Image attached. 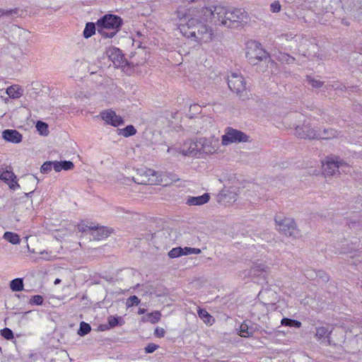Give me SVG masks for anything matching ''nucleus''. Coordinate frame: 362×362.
Instances as JSON below:
<instances>
[{
  "instance_id": "nucleus-1",
  "label": "nucleus",
  "mask_w": 362,
  "mask_h": 362,
  "mask_svg": "<svg viewBox=\"0 0 362 362\" xmlns=\"http://www.w3.org/2000/svg\"><path fill=\"white\" fill-rule=\"evenodd\" d=\"M204 15L217 19L219 24L228 28H236L248 20L247 13L243 8L227 7L222 5L206 8Z\"/></svg>"
},
{
  "instance_id": "nucleus-2",
  "label": "nucleus",
  "mask_w": 362,
  "mask_h": 362,
  "mask_svg": "<svg viewBox=\"0 0 362 362\" xmlns=\"http://www.w3.org/2000/svg\"><path fill=\"white\" fill-rule=\"evenodd\" d=\"M122 24V20L120 17L112 14H107L98 20L96 23L97 30L104 37L112 38L119 30Z\"/></svg>"
},
{
  "instance_id": "nucleus-3",
  "label": "nucleus",
  "mask_w": 362,
  "mask_h": 362,
  "mask_svg": "<svg viewBox=\"0 0 362 362\" xmlns=\"http://www.w3.org/2000/svg\"><path fill=\"white\" fill-rule=\"evenodd\" d=\"M189 30L185 34L188 37H195L196 41L199 42H207L211 40V29L206 25H204L195 19H190L187 23Z\"/></svg>"
},
{
  "instance_id": "nucleus-4",
  "label": "nucleus",
  "mask_w": 362,
  "mask_h": 362,
  "mask_svg": "<svg viewBox=\"0 0 362 362\" xmlns=\"http://www.w3.org/2000/svg\"><path fill=\"white\" fill-rule=\"evenodd\" d=\"M246 57L251 65H257L259 62H267L269 60L268 53L261 47L257 42H251L247 45Z\"/></svg>"
},
{
  "instance_id": "nucleus-5",
  "label": "nucleus",
  "mask_w": 362,
  "mask_h": 362,
  "mask_svg": "<svg viewBox=\"0 0 362 362\" xmlns=\"http://www.w3.org/2000/svg\"><path fill=\"white\" fill-rule=\"evenodd\" d=\"M323 171L327 175H334L337 173H348L349 165L339 157H327L322 164Z\"/></svg>"
},
{
  "instance_id": "nucleus-6",
  "label": "nucleus",
  "mask_w": 362,
  "mask_h": 362,
  "mask_svg": "<svg viewBox=\"0 0 362 362\" xmlns=\"http://www.w3.org/2000/svg\"><path fill=\"white\" fill-rule=\"evenodd\" d=\"M228 85L229 88L235 93L240 98L245 100L248 98L246 82L241 75L232 73L228 78Z\"/></svg>"
},
{
  "instance_id": "nucleus-7",
  "label": "nucleus",
  "mask_w": 362,
  "mask_h": 362,
  "mask_svg": "<svg viewBox=\"0 0 362 362\" xmlns=\"http://www.w3.org/2000/svg\"><path fill=\"white\" fill-rule=\"evenodd\" d=\"M275 222L278 226V230L285 235L296 237L298 235V230L293 219L284 217L281 215H276Z\"/></svg>"
},
{
  "instance_id": "nucleus-8",
  "label": "nucleus",
  "mask_w": 362,
  "mask_h": 362,
  "mask_svg": "<svg viewBox=\"0 0 362 362\" xmlns=\"http://www.w3.org/2000/svg\"><path fill=\"white\" fill-rule=\"evenodd\" d=\"M250 136L244 132L232 127H227L225 134L222 136L221 143L223 146H227L232 143L248 142Z\"/></svg>"
},
{
  "instance_id": "nucleus-9",
  "label": "nucleus",
  "mask_w": 362,
  "mask_h": 362,
  "mask_svg": "<svg viewBox=\"0 0 362 362\" xmlns=\"http://www.w3.org/2000/svg\"><path fill=\"white\" fill-rule=\"evenodd\" d=\"M314 120H304L302 126L296 125L295 134L300 139H317V132L315 129Z\"/></svg>"
},
{
  "instance_id": "nucleus-10",
  "label": "nucleus",
  "mask_w": 362,
  "mask_h": 362,
  "mask_svg": "<svg viewBox=\"0 0 362 362\" xmlns=\"http://www.w3.org/2000/svg\"><path fill=\"white\" fill-rule=\"evenodd\" d=\"M155 170L141 168L137 170L136 176L133 177V180L136 183L140 185H153L156 182Z\"/></svg>"
},
{
  "instance_id": "nucleus-11",
  "label": "nucleus",
  "mask_w": 362,
  "mask_h": 362,
  "mask_svg": "<svg viewBox=\"0 0 362 362\" xmlns=\"http://www.w3.org/2000/svg\"><path fill=\"white\" fill-rule=\"evenodd\" d=\"M199 145L200 148V156L205 154H212L216 152L219 147L218 139L214 137L200 138L199 139Z\"/></svg>"
},
{
  "instance_id": "nucleus-12",
  "label": "nucleus",
  "mask_w": 362,
  "mask_h": 362,
  "mask_svg": "<svg viewBox=\"0 0 362 362\" xmlns=\"http://www.w3.org/2000/svg\"><path fill=\"white\" fill-rule=\"evenodd\" d=\"M180 152L189 157H200V148L199 139L196 141L192 140L186 141L180 147Z\"/></svg>"
},
{
  "instance_id": "nucleus-13",
  "label": "nucleus",
  "mask_w": 362,
  "mask_h": 362,
  "mask_svg": "<svg viewBox=\"0 0 362 362\" xmlns=\"http://www.w3.org/2000/svg\"><path fill=\"white\" fill-rule=\"evenodd\" d=\"M0 179L4 181L9 186L10 189L13 190L20 187L16 181V176L13 173L12 168L10 166L0 168Z\"/></svg>"
},
{
  "instance_id": "nucleus-14",
  "label": "nucleus",
  "mask_w": 362,
  "mask_h": 362,
  "mask_svg": "<svg viewBox=\"0 0 362 362\" xmlns=\"http://www.w3.org/2000/svg\"><path fill=\"white\" fill-rule=\"evenodd\" d=\"M316 337L325 346H336L339 341H335L332 339V332H329L328 329L325 327H320L316 329Z\"/></svg>"
},
{
  "instance_id": "nucleus-15",
  "label": "nucleus",
  "mask_w": 362,
  "mask_h": 362,
  "mask_svg": "<svg viewBox=\"0 0 362 362\" xmlns=\"http://www.w3.org/2000/svg\"><path fill=\"white\" fill-rule=\"evenodd\" d=\"M110 60L116 67L124 66L127 62L124 55L119 49L117 47H110L106 52Z\"/></svg>"
},
{
  "instance_id": "nucleus-16",
  "label": "nucleus",
  "mask_w": 362,
  "mask_h": 362,
  "mask_svg": "<svg viewBox=\"0 0 362 362\" xmlns=\"http://www.w3.org/2000/svg\"><path fill=\"white\" fill-rule=\"evenodd\" d=\"M102 119L109 124H111L114 127H117L124 123L123 119L116 115L115 112L112 110H107L103 111L100 113Z\"/></svg>"
},
{
  "instance_id": "nucleus-17",
  "label": "nucleus",
  "mask_w": 362,
  "mask_h": 362,
  "mask_svg": "<svg viewBox=\"0 0 362 362\" xmlns=\"http://www.w3.org/2000/svg\"><path fill=\"white\" fill-rule=\"evenodd\" d=\"M269 267L265 263L256 262L253 263L252 266L250 269L248 274L252 277L260 276L265 277V276L269 272Z\"/></svg>"
},
{
  "instance_id": "nucleus-18",
  "label": "nucleus",
  "mask_w": 362,
  "mask_h": 362,
  "mask_svg": "<svg viewBox=\"0 0 362 362\" xmlns=\"http://www.w3.org/2000/svg\"><path fill=\"white\" fill-rule=\"evenodd\" d=\"M2 138L13 144H19L22 141V134L16 129H5L2 132Z\"/></svg>"
},
{
  "instance_id": "nucleus-19",
  "label": "nucleus",
  "mask_w": 362,
  "mask_h": 362,
  "mask_svg": "<svg viewBox=\"0 0 362 362\" xmlns=\"http://www.w3.org/2000/svg\"><path fill=\"white\" fill-rule=\"evenodd\" d=\"M259 330V326L256 324H252L251 322L249 323L244 322L240 326V335L242 337H250L254 334L256 331Z\"/></svg>"
},
{
  "instance_id": "nucleus-20",
  "label": "nucleus",
  "mask_w": 362,
  "mask_h": 362,
  "mask_svg": "<svg viewBox=\"0 0 362 362\" xmlns=\"http://www.w3.org/2000/svg\"><path fill=\"white\" fill-rule=\"evenodd\" d=\"M110 233L109 229L104 226H98V225L93 224V228L91 229L90 235L92 236L93 240H100L107 238Z\"/></svg>"
},
{
  "instance_id": "nucleus-21",
  "label": "nucleus",
  "mask_w": 362,
  "mask_h": 362,
  "mask_svg": "<svg viewBox=\"0 0 362 362\" xmlns=\"http://www.w3.org/2000/svg\"><path fill=\"white\" fill-rule=\"evenodd\" d=\"M209 199V194L205 193L202 196L189 197L187 200V204L191 206H199L207 203Z\"/></svg>"
},
{
  "instance_id": "nucleus-22",
  "label": "nucleus",
  "mask_w": 362,
  "mask_h": 362,
  "mask_svg": "<svg viewBox=\"0 0 362 362\" xmlns=\"http://www.w3.org/2000/svg\"><path fill=\"white\" fill-rule=\"evenodd\" d=\"M337 136V132L332 128H325L322 131L317 132V139H330Z\"/></svg>"
},
{
  "instance_id": "nucleus-23",
  "label": "nucleus",
  "mask_w": 362,
  "mask_h": 362,
  "mask_svg": "<svg viewBox=\"0 0 362 362\" xmlns=\"http://www.w3.org/2000/svg\"><path fill=\"white\" fill-rule=\"evenodd\" d=\"M74 163L69 160L55 161V163H54V170L56 172H59L62 170H71L72 168H74Z\"/></svg>"
},
{
  "instance_id": "nucleus-24",
  "label": "nucleus",
  "mask_w": 362,
  "mask_h": 362,
  "mask_svg": "<svg viewBox=\"0 0 362 362\" xmlns=\"http://www.w3.org/2000/svg\"><path fill=\"white\" fill-rule=\"evenodd\" d=\"M198 315L206 324L211 325L215 321L214 318L205 309L199 308Z\"/></svg>"
},
{
  "instance_id": "nucleus-25",
  "label": "nucleus",
  "mask_w": 362,
  "mask_h": 362,
  "mask_svg": "<svg viewBox=\"0 0 362 362\" xmlns=\"http://www.w3.org/2000/svg\"><path fill=\"white\" fill-rule=\"evenodd\" d=\"M6 93L12 98H18L23 95V90L18 86H11L6 89Z\"/></svg>"
},
{
  "instance_id": "nucleus-26",
  "label": "nucleus",
  "mask_w": 362,
  "mask_h": 362,
  "mask_svg": "<svg viewBox=\"0 0 362 362\" xmlns=\"http://www.w3.org/2000/svg\"><path fill=\"white\" fill-rule=\"evenodd\" d=\"M21 11L18 8H13L9 10L0 9V17L7 16L10 18H16L19 16Z\"/></svg>"
},
{
  "instance_id": "nucleus-27",
  "label": "nucleus",
  "mask_w": 362,
  "mask_h": 362,
  "mask_svg": "<svg viewBox=\"0 0 362 362\" xmlns=\"http://www.w3.org/2000/svg\"><path fill=\"white\" fill-rule=\"evenodd\" d=\"M97 28L95 24L93 23H87L83 30V37L85 38L90 37L93 34H95Z\"/></svg>"
},
{
  "instance_id": "nucleus-28",
  "label": "nucleus",
  "mask_w": 362,
  "mask_h": 362,
  "mask_svg": "<svg viewBox=\"0 0 362 362\" xmlns=\"http://www.w3.org/2000/svg\"><path fill=\"white\" fill-rule=\"evenodd\" d=\"M10 288L13 291H21L23 289V279L17 278L12 280L10 283Z\"/></svg>"
},
{
  "instance_id": "nucleus-29",
  "label": "nucleus",
  "mask_w": 362,
  "mask_h": 362,
  "mask_svg": "<svg viewBox=\"0 0 362 362\" xmlns=\"http://www.w3.org/2000/svg\"><path fill=\"white\" fill-rule=\"evenodd\" d=\"M4 238L13 245L19 244L20 243L19 235L12 232H6L4 234Z\"/></svg>"
},
{
  "instance_id": "nucleus-30",
  "label": "nucleus",
  "mask_w": 362,
  "mask_h": 362,
  "mask_svg": "<svg viewBox=\"0 0 362 362\" xmlns=\"http://www.w3.org/2000/svg\"><path fill=\"white\" fill-rule=\"evenodd\" d=\"M281 324L283 326L293 327L296 328H300L301 327L300 322L287 317L283 318L281 321Z\"/></svg>"
},
{
  "instance_id": "nucleus-31",
  "label": "nucleus",
  "mask_w": 362,
  "mask_h": 362,
  "mask_svg": "<svg viewBox=\"0 0 362 362\" xmlns=\"http://www.w3.org/2000/svg\"><path fill=\"white\" fill-rule=\"evenodd\" d=\"M93 223H89L88 224L85 223L83 221H81L77 225V230L78 232L81 233H87L89 232V233L91 231V229L93 228Z\"/></svg>"
},
{
  "instance_id": "nucleus-32",
  "label": "nucleus",
  "mask_w": 362,
  "mask_h": 362,
  "mask_svg": "<svg viewBox=\"0 0 362 362\" xmlns=\"http://www.w3.org/2000/svg\"><path fill=\"white\" fill-rule=\"evenodd\" d=\"M91 330V327L89 324L85 322H81V324H80V327L78 330V334L81 336V337H83L85 335H86L87 334H88Z\"/></svg>"
},
{
  "instance_id": "nucleus-33",
  "label": "nucleus",
  "mask_w": 362,
  "mask_h": 362,
  "mask_svg": "<svg viewBox=\"0 0 362 362\" xmlns=\"http://www.w3.org/2000/svg\"><path fill=\"white\" fill-rule=\"evenodd\" d=\"M107 322L110 327H115L117 325H122L123 320L122 317H115L110 315L107 317Z\"/></svg>"
},
{
  "instance_id": "nucleus-34",
  "label": "nucleus",
  "mask_w": 362,
  "mask_h": 362,
  "mask_svg": "<svg viewBox=\"0 0 362 362\" xmlns=\"http://www.w3.org/2000/svg\"><path fill=\"white\" fill-rule=\"evenodd\" d=\"M36 128L41 135L46 136L48 134V125L47 123L38 121L36 124Z\"/></svg>"
},
{
  "instance_id": "nucleus-35",
  "label": "nucleus",
  "mask_w": 362,
  "mask_h": 362,
  "mask_svg": "<svg viewBox=\"0 0 362 362\" xmlns=\"http://www.w3.org/2000/svg\"><path fill=\"white\" fill-rule=\"evenodd\" d=\"M121 134L125 136L129 137L134 135L136 133V130L133 125H128L122 129H120Z\"/></svg>"
},
{
  "instance_id": "nucleus-36",
  "label": "nucleus",
  "mask_w": 362,
  "mask_h": 362,
  "mask_svg": "<svg viewBox=\"0 0 362 362\" xmlns=\"http://www.w3.org/2000/svg\"><path fill=\"white\" fill-rule=\"evenodd\" d=\"M161 314L159 311L149 313L146 315V320L153 324L158 322L160 319Z\"/></svg>"
},
{
  "instance_id": "nucleus-37",
  "label": "nucleus",
  "mask_w": 362,
  "mask_h": 362,
  "mask_svg": "<svg viewBox=\"0 0 362 362\" xmlns=\"http://www.w3.org/2000/svg\"><path fill=\"white\" fill-rule=\"evenodd\" d=\"M181 256H183L181 247H174L168 252V257L171 259L177 258Z\"/></svg>"
},
{
  "instance_id": "nucleus-38",
  "label": "nucleus",
  "mask_w": 362,
  "mask_h": 362,
  "mask_svg": "<svg viewBox=\"0 0 362 362\" xmlns=\"http://www.w3.org/2000/svg\"><path fill=\"white\" fill-rule=\"evenodd\" d=\"M278 59L282 62H286L287 64H292L295 61L294 57L286 53H279V55L278 56Z\"/></svg>"
},
{
  "instance_id": "nucleus-39",
  "label": "nucleus",
  "mask_w": 362,
  "mask_h": 362,
  "mask_svg": "<svg viewBox=\"0 0 362 362\" xmlns=\"http://www.w3.org/2000/svg\"><path fill=\"white\" fill-rule=\"evenodd\" d=\"M55 161H47L45 162L41 168H40V172L42 173H48L52 170V168H54V163Z\"/></svg>"
},
{
  "instance_id": "nucleus-40",
  "label": "nucleus",
  "mask_w": 362,
  "mask_h": 362,
  "mask_svg": "<svg viewBox=\"0 0 362 362\" xmlns=\"http://www.w3.org/2000/svg\"><path fill=\"white\" fill-rule=\"evenodd\" d=\"M183 255H199L202 252L201 250L199 248H194L189 247H182Z\"/></svg>"
},
{
  "instance_id": "nucleus-41",
  "label": "nucleus",
  "mask_w": 362,
  "mask_h": 362,
  "mask_svg": "<svg viewBox=\"0 0 362 362\" xmlns=\"http://www.w3.org/2000/svg\"><path fill=\"white\" fill-rule=\"evenodd\" d=\"M140 303V299L136 296H132L127 299L126 305L127 308L137 305Z\"/></svg>"
},
{
  "instance_id": "nucleus-42",
  "label": "nucleus",
  "mask_w": 362,
  "mask_h": 362,
  "mask_svg": "<svg viewBox=\"0 0 362 362\" xmlns=\"http://www.w3.org/2000/svg\"><path fill=\"white\" fill-rule=\"evenodd\" d=\"M307 81L308 84H310L313 88H320L323 85L322 81L311 78L310 76L307 77Z\"/></svg>"
},
{
  "instance_id": "nucleus-43",
  "label": "nucleus",
  "mask_w": 362,
  "mask_h": 362,
  "mask_svg": "<svg viewBox=\"0 0 362 362\" xmlns=\"http://www.w3.org/2000/svg\"><path fill=\"white\" fill-rule=\"evenodd\" d=\"M281 9V6L279 1H275L270 4V10L272 13H279Z\"/></svg>"
},
{
  "instance_id": "nucleus-44",
  "label": "nucleus",
  "mask_w": 362,
  "mask_h": 362,
  "mask_svg": "<svg viewBox=\"0 0 362 362\" xmlns=\"http://www.w3.org/2000/svg\"><path fill=\"white\" fill-rule=\"evenodd\" d=\"M1 335L6 339H11L13 337V332L9 328H4L1 331Z\"/></svg>"
},
{
  "instance_id": "nucleus-45",
  "label": "nucleus",
  "mask_w": 362,
  "mask_h": 362,
  "mask_svg": "<svg viewBox=\"0 0 362 362\" xmlns=\"http://www.w3.org/2000/svg\"><path fill=\"white\" fill-rule=\"evenodd\" d=\"M202 124V129H206L212 125L213 120L210 117H204L201 119Z\"/></svg>"
},
{
  "instance_id": "nucleus-46",
  "label": "nucleus",
  "mask_w": 362,
  "mask_h": 362,
  "mask_svg": "<svg viewBox=\"0 0 362 362\" xmlns=\"http://www.w3.org/2000/svg\"><path fill=\"white\" fill-rule=\"evenodd\" d=\"M30 303L37 305H40L43 303V298L40 295L33 296L30 300Z\"/></svg>"
},
{
  "instance_id": "nucleus-47",
  "label": "nucleus",
  "mask_w": 362,
  "mask_h": 362,
  "mask_svg": "<svg viewBox=\"0 0 362 362\" xmlns=\"http://www.w3.org/2000/svg\"><path fill=\"white\" fill-rule=\"evenodd\" d=\"M158 346L155 344H148L146 347H145V351L146 353H153L157 349H158Z\"/></svg>"
},
{
  "instance_id": "nucleus-48",
  "label": "nucleus",
  "mask_w": 362,
  "mask_h": 362,
  "mask_svg": "<svg viewBox=\"0 0 362 362\" xmlns=\"http://www.w3.org/2000/svg\"><path fill=\"white\" fill-rule=\"evenodd\" d=\"M154 334L158 337H163L165 334V330L163 328L157 327L155 329Z\"/></svg>"
},
{
  "instance_id": "nucleus-49",
  "label": "nucleus",
  "mask_w": 362,
  "mask_h": 362,
  "mask_svg": "<svg viewBox=\"0 0 362 362\" xmlns=\"http://www.w3.org/2000/svg\"><path fill=\"white\" fill-rule=\"evenodd\" d=\"M26 180L29 182H32V183H35L37 184V182H38V180L37 178V177L31 175H28L26 177Z\"/></svg>"
},
{
  "instance_id": "nucleus-50",
  "label": "nucleus",
  "mask_w": 362,
  "mask_h": 362,
  "mask_svg": "<svg viewBox=\"0 0 362 362\" xmlns=\"http://www.w3.org/2000/svg\"><path fill=\"white\" fill-rule=\"evenodd\" d=\"M317 276H318L324 281H327L329 280V278H328L327 275L324 272H322V271H320Z\"/></svg>"
},
{
  "instance_id": "nucleus-51",
  "label": "nucleus",
  "mask_w": 362,
  "mask_h": 362,
  "mask_svg": "<svg viewBox=\"0 0 362 362\" xmlns=\"http://www.w3.org/2000/svg\"><path fill=\"white\" fill-rule=\"evenodd\" d=\"M282 37L285 38L286 40H290L293 39L296 35L293 36L292 34L286 33L281 35Z\"/></svg>"
},
{
  "instance_id": "nucleus-52",
  "label": "nucleus",
  "mask_w": 362,
  "mask_h": 362,
  "mask_svg": "<svg viewBox=\"0 0 362 362\" xmlns=\"http://www.w3.org/2000/svg\"><path fill=\"white\" fill-rule=\"evenodd\" d=\"M146 312V310L144 308H139L138 311V314L141 315L144 314Z\"/></svg>"
},
{
  "instance_id": "nucleus-53",
  "label": "nucleus",
  "mask_w": 362,
  "mask_h": 362,
  "mask_svg": "<svg viewBox=\"0 0 362 362\" xmlns=\"http://www.w3.org/2000/svg\"><path fill=\"white\" fill-rule=\"evenodd\" d=\"M60 282H61V279H56L54 280V284L55 285H57V284H59Z\"/></svg>"
},
{
  "instance_id": "nucleus-54",
  "label": "nucleus",
  "mask_w": 362,
  "mask_h": 362,
  "mask_svg": "<svg viewBox=\"0 0 362 362\" xmlns=\"http://www.w3.org/2000/svg\"><path fill=\"white\" fill-rule=\"evenodd\" d=\"M221 197H226V194L225 191H222V192H221Z\"/></svg>"
},
{
  "instance_id": "nucleus-55",
  "label": "nucleus",
  "mask_w": 362,
  "mask_h": 362,
  "mask_svg": "<svg viewBox=\"0 0 362 362\" xmlns=\"http://www.w3.org/2000/svg\"><path fill=\"white\" fill-rule=\"evenodd\" d=\"M170 148H168V152H170Z\"/></svg>"
}]
</instances>
